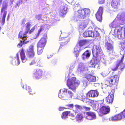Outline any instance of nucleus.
Masks as SVG:
<instances>
[{
  "instance_id": "obj_10",
  "label": "nucleus",
  "mask_w": 125,
  "mask_h": 125,
  "mask_svg": "<svg viewBox=\"0 0 125 125\" xmlns=\"http://www.w3.org/2000/svg\"><path fill=\"white\" fill-rule=\"evenodd\" d=\"M103 10V8L102 7H100L95 14L96 18L98 21H100L102 20Z\"/></svg>"
},
{
  "instance_id": "obj_38",
  "label": "nucleus",
  "mask_w": 125,
  "mask_h": 125,
  "mask_svg": "<svg viewBox=\"0 0 125 125\" xmlns=\"http://www.w3.org/2000/svg\"><path fill=\"white\" fill-rule=\"evenodd\" d=\"M26 89L28 91L30 94H32L33 95V94H35V92L33 93H31V89L30 86H26Z\"/></svg>"
},
{
  "instance_id": "obj_1",
  "label": "nucleus",
  "mask_w": 125,
  "mask_h": 125,
  "mask_svg": "<svg viewBox=\"0 0 125 125\" xmlns=\"http://www.w3.org/2000/svg\"><path fill=\"white\" fill-rule=\"evenodd\" d=\"M90 10L86 8H82L74 12V18L76 21H81L88 16L90 13Z\"/></svg>"
},
{
  "instance_id": "obj_35",
  "label": "nucleus",
  "mask_w": 125,
  "mask_h": 125,
  "mask_svg": "<svg viewBox=\"0 0 125 125\" xmlns=\"http://www.w3.org/2000/svg\"><path fill=\"white\" fill-rule=\"evenodd\" d=\"M100 35V34L98 32L95 30H94L93 32V37H96L99 36Z\"/></svg>"
},
{
  "instance_id": "obj_64",
  "label": "nucleus",
  "mask_w": 125,
  "mask_h": 125,
  "mask_svg": "<svg viewBox=\"0 0 125 125\" xmlns=\"http://www.w3.org/2000/svg\"><path fill=\"white\" fill-rule=\"evenodd\" d=\"M91 100V102H94V100Z\"/></svg>"
},
{
  "instance_id": "obj_11",
  "label": "nucleus",
  "mask_w": 125,
  "mask_h": 125,
  "mask_svg": "<svg viewBox=\"0 0 125 125\" xmlns=\"http://www.w3.org/2000/svg\"><path fill=\"white\" fill-rule=\"evenodd\" d=\"M43 73L42 70L40 69H36L35 72H34L32 75L33 77L36 79H39L42 76Z\"/></svg>"
},
{
  "instance_id": "obj_30",
  "label": "nucleus",
  "mask_w": 125,
  "mask_h": 125,
  "mask_svg": "<svg viewBox=\"0 0 125 125\" xmlns=\"http://www.w3.org/2000/svg\"><path fill=\"white\" fill-rule=\"evenodd\" d=\"M73 93L70 91H68L67 93L65 95V97H66L67 100L72 98V96L73 95Z\"/></svg>"
},
{
  "instance_id": "obj_53",
  "label": "nucleus",
  "mask_w": 125,
  "mask_h": 125,
  "mask_svg": "<svg viewBox=\"0 0 125 125\" xmlns=\"http://www.w3.org/2000/svg\"><path fill=\"white\" fill-rule=\"evenodd\" d=\"M94 25H93V26H92L90 25V26L88 28V29H89V30H93V29H94Z\"/></svg>"
},
{
  "instance_id": "obj_29",
  "label": "nucleus",
  "mask_w": 125,
  "mask_h": 125,
  "mask_svg": "<svg viewBox=\"0 0 125 125\" xmlns=\"http://www.w3.org/2000/svg\"><path fill=\"white\" fill-rule=\"evenodd\" d=\"M71 112L70 111H65L63 112L61 115V117L62 119H65L67 117L68 114Z\"/></svg>"
},
{
  "instance_id": "obj_59",
  "label": "nucleus",
  "mask_w": 125,
  "mask_h": 125,
  "mask_svg": "<svg viewBox=\"0 0 125 125\" xmlns=\"http://www.w3.org/2000/svg\"><path fill=\"white\" fill-rule=\"evenodd\" d=\"M37 65L39 66H41V64L40 63V62H38L37 63Z\"/></svg>"
},
{
  "instance_id": "obj_16",
  "label": "nucleus",
  "mask_w": 125,
  "mask_h": 125,
  "mask_svg": "<svg viewBox=\"0 0 125 125\" xmlns=\"http://www.w3.org/2000/svg\"><path fill=\"white\" fill-rule=\"evenodd\" d=\"M20 52L22 62L23 63L25 62L27 60V58L26 56L24 50L22 48L20 50Z\"/></svg>"
},
{
  "instance_id": "obj_47",
  "label": "nucleus",
  "mask_w": 125,
  "mask_h": 125,
  "mask_svg": "<svg viewBox=\"0 0 125 125\" xmlns=\"http://www.w3.org/2000/svg\"><path fill=\"white\" fill-rule=\"evenodd\" d=\"M35 26L32 27L31 30L29 31L28 33L29 34H31L32 32H33L35 30Z\"/></svg>"
},
{
  "instance_id": "obj_33",
  "label": "nucleus",
  "mask_w": 125,
  "mask_h": 125,
  "mask_svg": "<svg viewBox=\"0 0 125 125\" xmlns=\"http://www.w3.org/2000/svg\"><path fill=\"white\" fill-rule=\"evenodd\" d=\"M26 31L25 33H24L25 34H26V35L28 33L30 29V27L31 26V24H30V22H28L26 23Z\"/></svg>"
},
{
  "instance_id": "obj_8",
  "label": "nucleus",
  "mask_w": 125,
  "mask_h": 125,
  "mask_svg": "<svg viewBox=\"0 0 125 125\" xmlns=\"http://www.w3.org/2000/svg\"><path fill=\"white\" fill-rule=\"evenodd\" d=\"M123 27L118 26H116L115 29V31H117V34H113V36L112 37L114 39L116 37H117L118 39H120L121 38L122 33L121 31L123 29Z\"/></svg>"
},
{
  "instance_id": "obj_48",
  "label": "nucleus",
  "mask_w": 125,
  "mask_h": 125,
  "mask_svg": "<svg viewBox=\"0 0 125 125\" xmlns=\"http://www.w3.org/2000/svg\"><path fill=\"white\" fill-rule=\"evenodd\" d=\"M83 108L84 109L85 111H89L91 109V108L90 107H87L85 106H83Z\"/></svg>"
},
{
  "instance_id": "obj_42",
  "label": "nucleus",
  "mask_w": 125,
  "mask_h": 125,
  "mask_svg": "<svg viewBox=\"0 0 125 125\" xmlns=\"http://www.w3.org/2000/svg\"><path fill=\"white\" fill-rule=\"evenodd\" d=\"M36 60L34 59L32 60L31 62L29 63V64L30 65H34L36 63Z\"/></svg>"
},
{
  "instance_id": "obj_13",
  "label": "nucleus",
  "mask_w": 125,
  "mask_h": 125,
  "mask_svg": "<svg viewBox=\"0 0 125 125\" xmlns=\"http://www.w3.org/2000/svg\"><path fill=\"white\" fill-rule=\"evenodd\" d=\"M47 36L42 38L37 44V45L44 47L47 41Z\"/></svg>"
},
{
  "instance_id": "obj_43",
  "label": "nucleus",
  "mask_w": 125,
  "mask_h": 125,
  "mask_svg": "<svg viewBox=\"0 0 125 125\" xmlns=\"http://www.w3.org/2000/svg\"><path fill=\"white\" fill-rule=\"evenodd\" d=\"M41 17V15H38L36 16L35 18L37 20L39 21L42 20Z\"/></svg>"
},
{
  "instance_id": "obj_62",
  "label": "nucleus",
  "mask_w": 125,
  "mask_h": 125,
  "mask_svg": "<svg viewBox=\"0 0 125 125\" xmlns=\"http://www.w3.org/2000/svg\"><path fill=\"white\" fill-rule=\"evenodd\" d=\"M124 35L125 36V27L124 28Z\"/></svg>"
},
{
  "instance_id": "obj_12",
  "label": "nucleus",
  "mask_w": 125,
  "mask_h": 125,
  "mask_svg": "<svg viewBox=\"0 0 125 125\" xmlns=\"http://www.w3.org/2000/svg\"><path fill=\"white\" fill-rule=\"evenodd\" d=\"M86 115L85 117L87 119L92 120L96 119V116L94 113L92 112L88 111L85 113Z\"/></svg>"
},
{
  "instance_id": "obj_50",
  "label": "nucleus",
  "mask_w": 125,
  "mask_h": 125,
  "mask_svg": "<svg viewBox=\"0 0 125 125\" xmlns=\"http://www.w3.org/2000/svg\"><path fill=\"white\" fill-rule=\"evenodd\" d=\"M51 62L53 65H54L56 64L57 62V61L56 59H54L52 60Z\"/></svg>"
},
{
  "instance_id": "obj_18",
  "label": "nucleus",
  "mask_w": 125,
  "mask_h": 125,
  "mask_svg": "<svg viewBox=\"0 0 125 125\" xmlns=\"http://www.w3.org/2000/svg\"><path fill=\"white\" fill-rule=\"evenodd\" d=\"M89 43V40L84 39L82 40L79 41L78 42V44L80 47L83 46L86 44H88Z\"/></svg>"
},
{
  "instance_id": "obj_55",
  "label": "nucleus",
  "mask_w": 125,
  "mask_h": 125,
  "mask_svg": "<svg viewBox=\"0 0 125 125\" xmlns=\"http://www.w3.org/2000/svg\"><path fill=\"white\" fill-rule=\"evenodd\" d=\"M104 2V0H99V4H103Z\"/></svg>"
},
{
  "instance_id": "obj_2",
  "label": "nucleus",
  "mask_w": 125,
  "mask_h": 125,
  "mask_svg": "<svg viewBox=\"0 0 125 125\" xmlns=\"http://www.w3.org/2000/svg\"><path fill=\"white\" fill-rule=\"evenodd\" d=\"M119 77V76L118 74H115L107 77L105 81L109 83V85L112 89H115L117 88V84L118 82Z\"/></svg>"
},
{
  "instance_id": "obj_49",
  "label": "nucleus",
  "mask_w": 125,
  "mask_h": 125,
  "mask_svg": "<svg viewBox=\"0 0 125 125\" xmlns=\"http://www.w3.org/2000/svg\"><path fill=\"white\" fill-rule=\"evenodd\" d=\"M83 83L84 86H86L88 85V82L85 80H84L83 81Z\"/></svg>"
},
{
  "instance_id": "obj_17",
  "label": "nucleus",
  "mask_w": 125,
  "mask_h": 125,
  "mask_svg": "<svg viewBox=\"0 0 125 125\" xmlns=\"http://www.w3.org/2000/svg\"><path fill=\"white\" fill-rule=\"evenodd\" d=\"M111 4L112 7L114 9H117L120 6L119 0H112Z\"/></svg>"
},
{
  "instance_id": "obj_37",
  "label": "nucleus",
  "mask_w": 125,
  "mask_h": 125,
  "mask_svg": "<svg viewBox=\"0 0 125 125\" xmlns=\"http://www.w3.org/2000/svg\"><path fill=\"white\" fill-rule=\"evenodd\" d=\"M89 64L90 65V67H94V68L96 67V66L97 64L94 62V60H92Z\"/></svg>"
},
{
  "instance_id": "obj_54",
  "label": "nucleus",
  "mask_w": 125,
  "mask_h": 125,
  "mask_svg": "<svg viewBox=\"0 0 125 125\" xmlns=\"http://www.w3.org/2000/svg\"><path fill=\"white\" fill-rule=\"evenodd\" d=\"M65 107H60L59 108V110L60 111H62L64 109H65L64 108Z\"/></svg>"
},
{
  "instance_id": "obj_57",
  "label": "nucleus",
  "mask_w": 125,
  "mask_h": 125,
  "mask_svg": "<svg viewBox=\"0 0 125 125\" xmlns=\"http://www.w3.org/2000/svg\"><path fill=\"white\" fill-rule=\"evenodd\" d=\"M17 7H19V5L18 3H17L15 6H14V7L15 8H16Z\"/></svg>"
},
{
  "instance_id": "obj_21",
  "label": "nucleus",
  "mask_w": 125,
  "mask_h": 125,
  "mask_svg": "<svg viewBox=\"0 0 125 125\" xmlns=\"http://www.w3.org/2000/svg\"><path fill=\"white\" fill-rule=\"evenodd\" d=\"M122 118V116L120 113L112 116L111 119L112 121H116L121 119Z\"/></svg>"
},
{
  "instance_id": "obj_56",
  "label": "nucleus",
  "mask_w": 125,
  "mask_h": 125,
  "mask_svg": "<svg viewBox=\"0 0 125 125\" xmlns=\"http://www.w3.org/2000/svg\"><path fill=\"white\" fill-rule=\"evenodd\" d=\"M67 90L66 89L64 88L63 89V92L64 93V94H65L64 93H67Z\"/></svg>"
},
{
  "instance_id": "obj_52",
  "label": "nucleus",
  "mask_w": 125,
  "mask_h": 125,
  "mask_svg": "<svg viewBox=\"0 0 125 125\" xmlns=\"http://www.w3.org/2000/svg\"><path fill=\"white\" fill-rule=\"evenodd\" d=\"M120 113L122 116V117H125V109L123 112H122L121 113Z\"/></svg>"
},
{
  "instance_id": "obj_39",
  "label": "nucleus",
  "mask_w": 125,
  "mask_h": 125,
  "mask_svg": "<svg viewBox=\"0 0 125 125\" xmlns=\"http://www.w3.org/2000/svg\"><path fill=\"white\" fill-rule=\"evenodd\" d=\"M63 41L65 42H63L60 43V48H62L63 46H64L66 45L68 43V41H65V39H63Z\"/></svg>"
},
{
  "instance_id": "obj_45",
  "label": "nucleus",
  "mask_w": 125,
  "mask_h": 125,
  "mask_svg": "<svg viewBox=\"0 0 125 125\" xmlns=\"http://www.w3.org/2000/svg\"><path fill=\"white\" fill-rule=\"evenodd\" d=\"M116 23L115 21H113L110 24V26L112 28H115V27Z\"/></svg>"
},
{
  "instance_id": "obj_22",
  "label": "nucleus",
  "mask_w": 125,
  "mask_h": 125,
  "mask_svg": "<svg viewBox=\"0 0 125 125\" xmlns=\"http://www.w3.org/2000/svg\"><path fill=\"white\" fill-rule=\"evenodd\" d=\"M68 9L66 6H63L62 8L60 10V14L61 16H63L65 15L67 12Z\"/></svg>"
},
{
  "instance_id": "obj_34",
  "label": "nucleus",
  "mask_w": 125,
  "mask_h": 125,
  "mask_svg": "<svg viewBox=\"0 0 125 125\" xmlns=\"http://www.w3.org/2000/svg\"><path fill=\"white\" fill-rule=\"evenodd\" d=\"M65 109H71L73 108L74 106L73 104H69L66 105Z\"/></svg>"
},
{
  "instance_id": "obj_6",
  "label": "nucleus",
  "mask_w": 125,
  "mask_h": 125,
  "mask_svg": "<svg viewBox=\"0 0 125 125\" xmlns=\"http://www.w3.org/2000/svg\"><path fill=\"white\" fill-rule=\"evenodd\" d=\"M92 52L93 56L95 57L101 55L103 53L101 47L98 45H96L95 47H93Z\"/></svg>"
},
{
  "instance_id": "obj_61",
  "label": "nucleus",
  "mask_w": 125,
  "mask_h": 125,
  "mask_svg": "<svg viewBox=\"0 0 125 125\" xmlns=\"http://www.w3.org/2000/svg\"><path fill=\"white\" fill-rule=\"evenodd\" d=\"M50 56H51L49 54H48L47 55V57L48 58H50Z\"/></svg>"
},
{
  "instance_id": "obj_31",
  "label": "nucleus",
  "mask_w": 125,
  "mask_h": 125,
  "mask_svg": "<svg viewBox=\"0 0 125 125\" xmlns=\"http://www.w3.org/2000/svg\"><path fill=\"white\" fill-rule=\"evenodd\" d=\"M65 95L63 93H61V90H60L58 94V97L59 98L64 100H67L66 97H65Z\"/></svg>"
},
{
  "instance_id": "obj_24",
  "label": "nucleus",
  "mask_w": 125,
  "mask_h": 125,
  "mask_svg": "<svg viewBox=\"0 0 125 125\" xmlns=\"http://www.w3.org/2000/svg\"><path fill=\"white\" fill-rule=\"evenodd\" d=\"M105 47L107 50L109 51L113 50V45L108 42L105 43Z\"/></svg>"
},
{
  "instance_id": "obj_60",
  "label": "nucleus",
  "mask_w": 125,
  "mask_h": 125,
  "mask_svg": "<svg viewBox=\"0 0 125 125\" xmlns=\"http://www.w3.org/2000/svg\"><path fill=\"white\" fill-rule=\"evenodd\" d=\"M14 0H10V1L12 4L14 2Z\"/></svg>"
},
{
  "instance_id": "obj_63",
  "label": "nucleus",
  "mask_w": 125,
  "mask_h": 125,
  "mask_svg": "<svg viewBox=\"0 0 125 125\" xmlns=\"http://www.w3.org/2000/svg\"><path fill=\"white\" fill-rule=\"evenodd\" d=\"M2 0H0V4H1L2 3Z\"/></svg>"
},
{
  "instance_id": "obj_41",
  "label": "nucleus",
  "mask_w": 125,
  "mask_h": 125,
  "mask_svg": "<svg viewBox=\"0 0 125 125\" xmlns=\"http://www.w3.org/2000/svg\"><path fill=\"white\" fill-rule=\"evenodd\" d=\"M84 69V67L81 65H79L77 71L78 72H81L83 71Z\"/></svg>"
},
{
  "instance_id": "obj_7",
  "label": "nucleus",
  "mask_w": 125,
  "mask_h": 125,
  "mask_svg": "<svg viewBox=\"0 0 125 125\" xmlns=\"http://www.w3.org/2000/svg\"><path fill=\"white\" fill-rule=\"evenodd\" d=\"M26 55L29 58H32L35 55V52L34 50V46L32 45L30 46L29 49L27 50Z\"/></svg>"
},
{
  "instance_id": "obj_5",
  "label": "nucleus",
  "mask_w": 125,
  "mask_h": 125,
  "mask_svg": "<svg viewBox=\"0 0 125 125\" xmlns=\"http://www.w3.org/2000/svg\"><path fill=\"white\" fill-rule=\"evenodd\" d=\"M8 6V4L7 3L3 2L1 8V12L3 14L1 21V24L2 25H3L5 23V19L7 13V11L6 10L7 9Z\"/></svg>"
},
{
  "instance_id": "obj_15",
  "label": "nucleus",
  "mask_w": 125,
  "mask_h": 125,
  "mask_svg": "<svg viewBox=\"0 0 125 125\" xmlns=\"http://www.w3.org/2000/svg\"><path fill=\"white\" fill-rule=\"evenodd\" d=\"M110 111L109 107L108 106H103L101 108L100 113L102 115L106 114L109 113Z\"/></svg>"
},
{
  "instance_id": "obj_32",
  "label": "nucleus",
  "mask_w": 125,
  "mask_h": 125,
  "mask_svg": "<svg viewBox=\"0 0 125 125\" xmlns=\"http://www.w3.org/2000/svg\"><path fill=\"white\" fill-rule=\"evenodd\" d=\"M37 53L39 55H41L42 53L44 47L37 45Z\"/></svg>"
},
{
  "instance_id": "obj_19",
  "label": "nucleus",
  "mask_w": 125,
  "mask_h": 125,
  "mask_svg": "<svg viewBox=\"0 0 125 125\" xmlns=\"http://www.w3.org/2000/svg\"><path fill=\"white\" fill-rule=\"evenodd\" d=\"M83 36L84 37H93L92 30H89L88 31H85L83 33Z\"/></svg>"
},
{
  "instance_id": "obj_36",
  "label": "nucleus",
  "mask_w": 125,
  "mask_h": 125,
  "mask_svg": "<svg viewBox=\"0 0 125 125\" xmlns=\"http://www.w3.org/2000/svg\"><path fill=\"white\" fill-rule=\"evenodd\" d=\"M77 47H76L75 48L74 51V53L75 57H76V58H77L79 55V53L81 51V49H80L78 51L76 50L75 49H77Z\"/></svg>"
},
{
  "instance_id": "obj_9",
  "label": "nucleus",
  "mask_w": 125,
  "mask_h": 125,
  "mask_svg": "<svg viewBox=\"0 0 125 125\" xmlns=\"http://www.w3.org/2000/svg\"><path fill=\"white\" fill-rule=\"evenodd\" d=\"M99 93L97 90H91L86 94V96L89 97L94 98L97 97Z\"/></svg>"
},
{
  "instance_id": "obj_58",
  "label": "nucleus",
  "mask_w": 125,
  "mask_h": 125,
  "mask_svg": "<svg viewBox=\"0 0 125 125\" xmlns=\"http://www.w3.org/2000/svg\"><path fill=\"white\" fill-rule=\"evenodd\" d=\"M91 25L93 26V25H94V27L95 26V25L94 23L93 22H91Z\"/></svg>"
},
{
  "instance_id": "obj_51",
  "label": "nucleus",
  "mask_w": 125,
  "mask_h": 125,
  "mask_svg": "<svg viewBox=\"0 0 125 125\" xmlns=\"http://www.w3.org/2000/svg\"><path fill=\"white\" fill-rule=\"evenodd\" d=\"M121 47L123 50L125 48V42H122L121 44Z\"/></svg>"
},
{
  "instance_id": "obj_3",
  "label": "nucleus",
  "mask_w": 125,
  "mask_h": 125,
  "mask_svg": "<svg viewBox=\"0 0 125 125\" xmlns=\"http://www.w3.org/2000/svg\"><path fill=\"white\" fill-rule=\"evenodd\" d=\"M80 84V82L77 80L75 77H73L71 78H69L67 82V86L72 91L75 90L76 87Z\"/></svg>"
},
{
  "instance_id": "obj_46",
  "label": "nucleus",
  "mask_w": 125,
  "mask_h": 125,
  "mask_svg": "<svg viewBox=\"0 0 125 125\" xmlns=\"http://www.w3.org/2000/svg\"><path fill=\"white\" fill-rule=\"evenodd\" d=\"M75 106L76 108L77 109H79L81 110L83 109L82 107L80 105L76 104Z\"/></svg>"
},
{
  "instance_id": "obj_27",
  "label": "nucleus",
  "mask_w": 125,
  "mask_h": 125,
  "mask_svg": "<svg viewBox=\"0 0 125 125\" xmlns=\"http://www.w3.org/2000/svg\"><path fill=\"white\" fill-rule=\"evenodd\" d=\"M75 118L76 121L79 122L83 120V117L82 114L79 113L77 115Z\"/></svg>"
},
{
  "instance_id": "obj_44",
  "label": "nucleus",
  "mask_w": 125,
  "mask_h": 125,
  "mask_svg": "<svg viewBox=\"0 0 125 125\" xmlns=\"http://www.w3.org/2000/svg\"><path fill=\"white\" fill-rule=\"evenodd\" d=\"M125 57L124 54H123L121 58V59L120 61H119V62L118 63V64H119V65L121 63H123V59Z\"/></svg>"
},
{
  "instance_id": "obj_23",
  "label": "nucleus",
  "mask_w": 125,
  "mask_h": 125,
  "mask_svg": "<svg viewBox=\"0 0 125 125\" xmlns=\"http://www.w3.org/2000/svg\"><path fill=\"white\" fill-rule=\"evenodd\" d=\"M109 93V94L106 98V100L107 102L111 103L113 101L114 95L113 94H111V93Z\"/></svg>"
},
{
  "instance_id": "obj_20",
  "label": "nucleus",
  "mask_w": 125,
  "mask_h": 125,
  "mask_svg": "<svg viewBox=\"0 0 125 125\" xmlns=\"http://www.w3.org/2000/svg\"><path fill=\"white\" fill-rule=\"evenodd\" d=\"M88 24V21L87 20L83 21L79 26V30H82L84 29L87 27Z\"/></svg>"
},
{
  "instance_id": "obj_40",
  "label": "nucleus",
  "mask_w": 125,
  "mask_h": 125,
  "mask_svg": "<svg viewBox=\"0 0 125 125\" xmlns=\"http://www.w3.org/2000/svg\"><path fill=\"white\" fill-rule=\"evenodd\" d=\"M119 65V64H118L117 63L115 65V66L114 68L111 69L112 71H114L117 70L118 69Z\"/></svg>"
},
{
  "instance_id": "obj_4",
  "label": "nucleus",
  "mask_w": 125,
  "mask_h": 125,
  "mask_svg": "<svg viewBox=\"0 0 125 125\" xmlns=\"http://www.w3.org/2000/svg\"><path fill=\"white\" fill-rule=\"evenodd\" d=\"M27 37L26 34L24 33L22 31H20L19 34L18 38H19L21 39L22 40H21L20 42L17 45V47L20 48L22 47L23 45L29 43V41L26 40Z\"/></svg>"
},
{
  "instance_id": "obj_26",
  "label": "nucleus",
  "mask_w": 125,
  "mask_h": 125,
  "mask_svg": "<svg viewBox=\"0 0 125 125\" xmlns=\"http://www.w3.org/2000/svg\"><path fill=\"white\" fill-rule=\"evenodd\" d=\"M19 60V54L17 53L16 55V57L15 58V59L13 60L12 63L16 65H18L20 63V61Z\"/></svg>"
},
{
  "instance_id": "obj_14",
  "label": "nucleus",
  "mask_w": 125,
  "mask_h": 125,
  "mask_svg": "<svg viewBox=\"0 0 125 125\" xmlns=\"http://www.w3.org/2000/svg\"><path fill=\"white\" fill-rule=\"evenodd\" d=\"M84 78L90 82H95L96 81V77L91 74L87 73L85 74Z\"/></svg>"
},
{
  "instance_id": "obj_28",
  "label": "nucleus",
  "mask_w": 125,
  "mask_h": 125,
  "mask_svg": "<svg viewBox=\"0 0 125 125\" xmlns=\"http://www.w3.org/2000/svg\"><path fill=\"white\" fill-rule=\"evenodd\" d=\"M44 27L42 25H41L40 29L38 30V32L35 34V38L38 37L39 36L40 34L44 31Z\"/></svg>"
},
{
  "instance_id": "obj_25",
  "label": "nucleus",
  "mask_w": 125,
  "mask_h": 125,
  "mask_svg": "<svg viewBox=\"0 0 125 125\" xmlns=\"http://www.w3.org/2000/svg\"><path fill=\"white\" fill-rule=\"evenodd\" d=\"M90 54L88 50H87L85 51L82 54V57L83 60L87 59L90 56Z\"/></svg>"
}]
</instances>
